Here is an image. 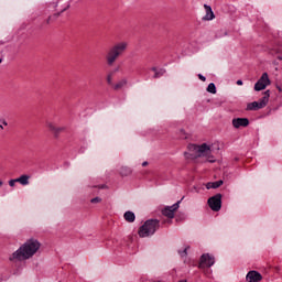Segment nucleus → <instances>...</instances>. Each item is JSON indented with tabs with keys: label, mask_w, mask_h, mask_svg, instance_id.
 Listing matches in <instances>:
<instances>
[{
	"label": "nucleus",
	"mask_w": 282,
	"mask_h": 282,
	"mask_svg": "<svg viewBox=\"0 0 282 282\" xmlns=\"http://www.w3.org/2000/svg\"><path fill=\"white\" fill-rule=\"evenodd\" d=\"M39 250H41V242L35 238H30L10 256L9 261H28V259H32Z\"/></svg>",
	"instance_id": "f257e3e1"
},
{
	"label": "nucleus",
	"mask_w": 282,
	"mask_h": 282,
	"mask_svg": "<svg viewBox=\"0 0 282 282\" xmlns=\"http://www.w3.org/2000/svg\"><path fill=\"white\" fill-rule=\"evenodd\" d=\"M187 149L189 152L184 153L186 160H197V158H206L208 162H215V160H212L213 150H210V148L206 143H203L200 145L188 144Z\"/></svg>",
	"instance_id": "f03ea898"
},
{
	"label": "nucleus",
	"mask_w": 282,
	"mask_h": 282,
	"mask_svg": "<svg viewBox=\"0 0 282 282\" xmlns=\"http://www.w3.org/2000/svg\"><path fill=\"white\" fill-rule=\"evenodd\" d=\"M128 47L129 43L127 42H118L110 46L105 56L106 65H108V67H113V65H116V61L127 52Z\"/></svg>",
	"instance_id": "7ed1b4c3"
},
{
	"label": "nucleus",
	"mask_w": 282,
	"mask_h": 282,
	"mask_svg": "<svg viewBox=\"0 0 282 282\" xmlns=\"http://www.w3.org/2000/svg\"><path fill=\"white\" fill-rule=\"evenodd\" d=\"M160 229V220L149 219L139 228V237H151Z\"/></svg>",
	"instance_id": "20e7f679"
},
{
	"label": "nucleus",
	"mask_w": 282,
	"mask_h": 282,
	"mask_svg": "<svg viewBox=\"0 0 282 282\" xmlns=\"http://www.w3.org/2000/svg\"><path fill=\"white\" fill-rule=\"evenodd\" d=\"M270 100V90L264 91V96L260 99V101H252L247 105V111H259V109H263L268 105Z\"/></svg>",
	"instance_id": "39448f33"
},
{
	"label": "nucleus",
	"mask_w": 282,
	"mask_h": 282,
	"mask_svg": "<svg viewBox=\"0 0 282 282\" xmlns=\"http://www.w3.org/2000/svg\"><path fill=\"white\" fill-rule=\"evenodd\" d=\"M181 203H182V200H178L174 205H172L170 207H165L162 210V214L164 215V217L169 218L167 220L163 221V224H171V220L173 219V217H175V210H177V208H180Z\"/></svg>",
	"instance_id": "423d86ee"
},
{
	"label": "nucleus",
	"mask_w": 282,
	"mask_h": 282,
	"mask_svg": "<svg viewBox=\"0 0 282 282\" xmlns=\"http://www.w3.org/2000/svg\"><path fill=\"white\" fill-rule=\"evenodd\" d=\"M208 206L214 210V213H219L221 210V194H216L208 198Z\"/></svg>",
	"instance_id": "0eeeda50"
},
{
	"label": "nucleus",
	"mask_w": 282,
	"mask_h": 282,
	"mask_svg": "<svg viewBox=\"0 0 282 282\" xmlns=\"http://www.w3.org/2000/svg\"><path fill=\"white\" fill-rule=\"evenodd\" d=\"M213 265H215V257H213L208 253H204L200 257V262L198 264V268L200 270H204V268H213Z\"/></svg>",
	"instance_id": "6e6552de"
},
{
	"label": "nucleus",
	"mask_w": 282,
	"mask_h": 282,
	"mask_svg": "<svg viewBox=\"0 0 282 282\" xmlns=\"http://www.w3.org/2000/svg\"><path fill=\"white\" fill-rule=\"evenodd\" d=\"M270 85V77L268 76V73H263L260 79L254 85L256 91H263Z\"/></svg>",
	"instance_id": "1a4fd4ad"
},
{
	"label": "nucleus",
	"mask_w": 282,
	"mask_h": 282,
	"mask_svg": "<svg viewBox=\"0 0 282 282\" xmlns=\"http://www.w3.org/2000/svg\"><path fill=\"white\" fill-rule=\"evenodd\" d=\"M46 127L50 131H52L54 138H58V135H61L65 129V127H57L56 123L52 121H46Z\"/></svg>",
	"instance_id": "9d476101"
},
{
	"label": "nucleus",
	"mask_w": 282,
	"mask_h": 282,
	"mask_svg": "<svg viewBox=\"0 0 282 282\" xmlns=\"http://www.w3.org/2000/svg\"><path fill=\"white\" fill-rule=\"evenodd\" d=\"M248 124H250V120H248V118L232 119V127H235V129H240V127H248Z\"/></svg>",
	"instance_id": "9b49d317"
},
{
	"label": "nucleus",
	"mask_w": 282,
	"mask_h": 282,
	"mask_svg": "<svg viewBox=\"0 0 282 282\" xmlns=\"http://www.w3.org/2000/svg\"><path fill=\"white\" fill-rule=\"evenodd\" d=\"M246 279L248 282H259L263 276L257 271H249Z\"/></svg>",
	"instance_id": "f8f14e48"
},
{
	"label": "nucleus",
	"mask_w": 282,
	"mask_h": 282,
	"mask_svg": "<svg viewBox=\"0 0 282 282\" xmlns=\"http://www.w3.org/2000/svg\"><path fill=\"white\" fill-rule=\"evenodd\" d=\"M204 8L206 10L205 21H213V19H215V13L213 12V8H210V6L208 4H205Z\"/></svg>",
	"instance_id": "ddd939ff"
},
{
	"label": "nucleus",
	"mask_w": 282,
	"mask_h": 282,
	"mask_svg": "<svg viewBox=\"0 0 282 282\" xmlns=\"http://www.w3.org/2000/svg\"><path fill=\"white\" fill-rule=\"evenodd\" d=\"M15 182L21 184L22 186H28L30 184V176L29 175H21L20 177L15 178Z\"/></svg>",
	"instance_id": "4468645a"
},
{
	"label": "nucleus",
	"mask_w": 282,
	"mask_h": 282,
	"mask_svg": "<svg viewBox=\"0 0 282 282\" xmlns=\"http://www.w3.org/2000/svg\"><path fill=\"white\" fill-rule=\"evenodd\" d=\"M123 218L129 224H133V221H135V214L133 212H126Z\"/></svg>",
	"instance_id": "2eb2a0df"
},
{
	"label": "nucleus",
	"mask_w": 282,
	"mask_h": 282,
	"mask_svg": "<svg viewBox=\"0 0 282 282\" xmlns=\"http://www.w3.org/2000/svg\"><path fill=\"white\" fill-rule=\"evenodd\" d=\"M124 85H127V79H121L119 83H117L113 86L115 91H118L119 89H122V87H124Z\"/></svg>",
	"instance_id": "dca6fc26"
},
{
	"label": "nucleus",
	"mask_w": 282,
	"mask_h": 282,
	"mask_svg": "<svg viewBox=\"0 0 282 282\" xmlns=\"http://www.w3.org/2000/svg\"><path fill=\"white\" fill-rule=\"evenodd\" d=\"M120 175H122V177H127V175H131V169H129V167H121Z\"/></svg>",
	"instance_id": "f3484780"
},
{
	"label": "nucleus",
	"mask_w": 282,
	"mask_h": 282,
	"mask_svg": "<svg viewBox=\"0 0 282 282\" xmlns=\"http://www.w3.org/2000/svg\"><path fill=\"white\" fill-rule=\"evenodd\" d=\"M207 91L209 94H217V87L215 86V84L210 83L208 86H207Z\"/></svg>",
	"instance_id": "a211bd4d"
},
{
	"label": "nucleus",
	"mask_w": 282,
	"mask_h": 282,
	"mask_svg": "<svg viewBox=\"0 0 282 282\" xmlns=\"http://www.w3.org/2000/svg\"><path fill=\"white\" fill-rule=\"evenodd\" d=\"M106 80H107V84L108 85H113V73H109L108 75H107V78H106Z\"/></svg>",
	"instance_id": "6ab92c4d"
},
{
	"label": "nucleus",
	"mask_w": 282,
	"mask_h": 282,
	"mask_svg": "<svg viewBox=\"0 0 282 282\" xmlns=\"http://www.w3.org/2000/svg\"><path fill=\"white\" fill-rule=\"evenodd\" d=\"M164 73H165L164 69L156 70V72L154 73L153 78H161V76H164Z\"/></svg>",
	"instance_id": "aec40b11"
},
{
	"label": "nucleus",
	"mask_w": 282,
	"mask_h": 282,
	"mask_svg": "<svg viewBox=\"0 0 282 282\" xmlns=\"http://www.w3.org/2000/svg\"><path fill=\"white\" fill-rule=\"evenodd\" d=\"M281 52H282V48H281V47H276V48H272V50L270 51V54H272V55H274V54H281Z\"/></svg>",
	"instance_id": "412c9836"
},
{
	"label": "nucleus",
	"mask_w": 282,
	"mask_h": 282,
	"mask_svg": "<svg viewBox=\"0 0 282 282\" xmlns=\"http://www.w3.org/2000/svg\"><path fill=\"white\" fill-rule=\"evenodd\" d=\"M223 184H224V181L213 182V188H219V186H221Z\"/></svg>",
	"instance_id": "4be33fe9"
},
{
	"label": "nucleus",
	"mask_w": 282,
	"mask_h": 282,
	"mask_svg": "<svg viewBox=\"0 0 282 282\" xmlns=\"http://www.w3.org/2000/svg\"><path fill=\"white\" fill-rule=\"evenodd\" d=\"M19 183V181H17V178L10 180L9 181V186H11L12 188H14L15 184Z\"/></svg>",
	"instance_id": "5701e85b"
},
{
	"label": "nucleus",
	"mask_w": 282,
	"mask_h": 282,
	"mask_svg": "<svg viewBox=\"0 0 282 282\" xmlns=\"http://www.w3.org/2000/svg\"><path fill=\"white\" fill-rule=\"evenodd\" d=\"M90 202H91V204H100V202H102V198H100V197H95V198H93Z\"/></svg>",
	"instance_id": "b1692460"
},
{
	"label": "nucleus",
	"mask_w": 282,
	"mask_h": 282,
	"mask_svg": "<svg viewBox=\"0 0 282 282\" xmlns=\"http://www.w3.org/2000/svg\"><path fill=\"white\" fill-rule=\"evenodd\" d=\"M187 251H188V247L185 248V249L183 250V252H182V251H178V253L181 254V257H186Z\"/></svg>",
	"instance_id": "393cba45"
},
{
	"label": "nucleus",
	"mask_w": 282,
	"mask_h": 282,
	"mask_svg": "<svg viewBox=\"0 0 282 282\" xmlns=\"http://www.w3.org/2000/svg\"><path fill=\"white\" fill-rule=\"evenodd\" d=\"M181 138L182 140H186V138H188L186 137V132H184V130H181Z\"/></svg>",
	"instance_id": "a878e982"
},
{
	"label": "nucleus",
	"mask_w": 282,
	"mask_h": 282,
	"mask_svg": "<svg viewBox=\"0 0 282 282\" xmlns=\"http://www.w3.org/2000/svg\"><path fill=\"white\" fill-rule=\"evenodd\" d=\"M206 188H207V191H210V188H213V182L207 183Z\"/></svg>",
	"instance_id": "bb28decb"
},
{
	"label": "nucleus",
	"mask_w": 282,
	"mask_h": 282,
	"mask_svg": "<svg viewBox=\"0 0 282 282\" xmlns=\"http://www.w3.org/2000/svg\"><path fill=\"white\" fill-rule=\"evenodd\" d=\"M198 78H199V80H203V83H206V78L204 77V75L199 74Z\"/></svg>",
	"instance_id": "cd10ccee"
},
{
	"label": "nucleus",
	"mask_w": 282,
	"mask_h": 282,
	"mask_svg": "<svg viewBox=\"0 0 282 282\" xmlns=\"http://www.w3.org/2000/svg\"><path fill=\"white\" fill-rule=\"evenodd\" d=\"M236 85L241 86V85H243V82H242L241 79H238V80L236 82Z\"/></svg>",
	"instance_id": "c85d7f7f"
},
{
	"label": "nucleus",
	"mask_w": 282,
	"mask_h": 282,
	"mask_svg": "<svg viewBox=\"0 0 282 282\" xmlns=\"http://www.w3.org/2000/svg\"><path fill=\"white\" fill-rule=\"evenodd\" d=\"M51 21H52V17H48L46 20V23L50 24Z\"/></svg>",
	"instance_id": "c756f323"
},
{
	"label": "nucleus",
	"mask_w": 282,
	"mask_h": 282,
	"mask_svg": "<svg viewBox=\"0 0 282 282\" xmlns=\"http://www.w3.org/2000/svg\"><path fill=\"white\" fill-rule=\"evenodd\" d=\"M142 166H149V162H147V161L143 162V163H142Z\"/></svg>",
	"instance_id": "7c9ffc66"
},
{
	"label": "nucleus",
	"mask_w": 282,
	"mask_h": 282,
	"mask_svg": "<svg viewBox=\"0 0 282 282\" xmlns=\"http://www.w3.org/2000/svg\"><path fill=\"white\" fill-rule=\"evenodd\" d=\"M65 10H69V4H67V7L64 10H62V12H65Z\"/></svg>",
	"instance_id": "2f4dec72"
},
{
	"label": "nucleus",
	"mask_w": 282,
	"mask_h": 282,
	"mask_svg": "<svg viewBox=\"0 0 282 282\" xmlns=\"http://www.w3.org/2000/svg\"><path fill=\"white\" fill-rule=\"evenodd\" d=\"M152 72H154V74H155V72H158V68L156 67H152Z\"/></svg>",
	"instance_id": "473e14b6"
},
{
	"label": "nucleus",
	"mask_w": 282,
	"mask_h": 282,
	"mask_svg": "<svg viewBox=\"0 0 282 282\" xmlns=\"http://www.w3.org/2000/svg\"><path fill=\"white\" fill-rule=\"evenodd\" d=\"M2 124H4V127H8V122L7 121H2Z\"/></svg>",
	"instance_id": "72a5a7b5"
},
{
	"label": "nucleus",
	"mask_w": 282,
	"mask_h": 282,
	"mask_svg": "<svg viewBox=\"0 0 282 282\" xmlns=\"http://www.w3.org/2000/svg\"><path fill=\"white\" fill-rule=\"evenodd\" d=\"M278 61H282V56L281 55L278 56Z\"/></svg>",
	"instance_id": "f704fd0d"
},
{
	"label": "nucleus",
	"mask_w": 282,
	"mask_h": 282,
	"mask_svg": "<svg viewBox=\"0 0 282 282\" xmlns=\"http://www.w3.org/2000/svg\"><path fill=\"white\" fill-rule=\"evenodd\" d=\"M0 186H3V181H0Z\"/></svg>",
	"instance_id": "c9c22d12"
},
{
	"label": "nucleus",
	"mask_w": 282,
	"mask_h": 282,
	"mask_svg": "<svg viewBox=\"0 0 282 282\" xmlns=\"http://www.w3.org/2000/svg\"><path fill=\"white\" fill-rule=\"evenodd\" d=\"M55 17H61V13H56Z\"/></svg>",
	"instance_id": "e433bc0d"
},
{
	"label": "nucleus",
	"mask_w": 282,
	"mask_h": 282,
	"mask_svg": "<svg viewBox=\"0 0 282 282\" xmlns=\"http://www.w3.org/2000/svg\"><path fill=\"white\" fill-rule=\"evenodd\" d=\"M178 282H186V280H180Z\"/></svg>",
	"instance_id": "4c0bfd02"
},
{
	"label": "nucleus",
	"mask_w": 282,
	"mask_h": 282,
	"mask_svg": "<svg viewBox=\"0 0 282 282\" xmlns=\"http://www.w3.org/2000/svg\"><path fill=\"white\" fill-rule=\"evenodd\" d=\"M279 91H282L281 87H278Z\"/></svg>",
	"instance_id": "58836bf2"
},
{
	"label": "nucleus",
	"mask_w": 282,
	"mask_h": 282,
	"mask_svg": "<svg viewBox=\"0 0 282 282\" xmlns=\"http://www.w3.org/2000/svg\"><path fill=\"white\" fill-rule=\"evenodd\" d=\"M3 63V59L0 58V64Z\"/></svg>",
	"instance_id": "ea45409f"
},
{
	"label": "nucleus",
	"mask_w": 282,
	"mask_h": 282,
	"mask_svg": "<svg viewBox=\"0 0 282 282\" xmlns=\"http://www.w3.org/2000/svg\"><path fill=\"white\" fill-rule=\"evenodd\" d=\"M0 129H3V126H0Z\"/></svg>",
	"instance_id": "a19ab883"
}]
</instances>
